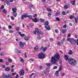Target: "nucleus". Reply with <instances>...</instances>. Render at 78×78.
<instances>
[{"label": "nucleus", "mask_w": 78, "mask_h": 78, "mask_svg": "<svg viewBox=\"0 0 78 78\" xmlns=\"http://www.w3.org/2000/svg\"><path fill=\"white\" fill-rule=\"evenodd\" d=\"M60 56L59 53H56L55 55V56L52 57L51 58V61L52 64H54V63H56V62H58Z\"/></svg>", "instance_id": "f257e3e1"}, {"label": "nucleus", "mask_w": 78, "mask_h": 78, "mask_svg": "<svg viewBox=\"0 0 78 78\" xmlns=\"http://www.w3.org/2000/svg\"><path fill=\"white\" fill-rule=\"evenodd\" d=\"M69 63L70 64L74 66H75L76 64V61L75 59H72V58H69Z\"/></svg>", "instance_id": "f03ea898"}, {"label": "nucleus", "mask_w": 78, "mask_h": 78, "mask_svg": "<svg viewBox=\"0 0 78 78\" xmlns=\"http://www.w3.org/2000/svg\"><path fill=\"white\" fill-rule=\"evenodd\" d=\"M67 41L69 42L72 45H75L76 43V40L73 38H68Z\"/></svg>", "instance_id": "7ed1b4c3"}, {"label": "nucleus", "mask_w": 78, "mask_h": 78, "mask_svg": "<svg viewBox=\"0 0 78 78\" xmlns=\"http://www.w3.org/2000/svg\"><path fill=\"white\" fill-rule=\"evenodd\" d=\"M48 22L46 21L45 22V24H44L45 27L47 30H50L51 29L50 27L48 25Z\"/></svg>", "instance_id": "20e7f679"}, {"label": "nucleus", "mask_w": 78, "mask_h": 78, "mask_svg": "<svg viewBox=\"0 0 78 78\" xmlns=\"http://www.w3.org/2000/svg\"><path fill=\"white\" fill-rule=\"evenodd\" d=\"M45 57V55L43 53L41 52L38 55V57L40 59H44Z\"/></svg>", "instance_id": "39448f33"}, {"label": "nucleus", "mask_w": 78, "mask_h": 78, "mask_svg": "<svg viewBox=\"0 0 78 78\" xmlns=\"http://www.w3.org/2000/svg\"><path fill=\"white\" fill-rule=\"evenodd\" d=\"M25 73V71L24 69H21V71L19 73V75L20 76H23L24 75V74Z\"/></svg>", "instance_id": "423d86ee"}, {"label": "nucleus", "mask_w": 78, "mask_h": 78, "mask_svg": "<svg viewBox=\"0 0 78 78\" xmlns=\"http://www.w3.org/2000/svg\"><path fill=\"white\" fill-rule=\"evenodd\" d=\"M19 44L20 47L21 48H22L24 47V45H25V43L24 42L23 43L22 42L20 41V42Z\"/></svg>", "instance_id": "0eeeda50"}, {"label": "nucleus", "mask_w": 78, "mask_h": 78, "mask_svg": "<svg viewBox=\"0 0 78 78\" xmlns=\"http://www.w3.org/2000/svg\"><path fill=\"white\" fill-rule=\"evenodd\" d=\"M47 49V48L45 47L44 48L43 47H42L40 48V50L41 51H44V52H45V51H46Z\"/></svg>", "instance_id": "6e6552de"}, {"label": "nucleus", "mask_w": 78, "mask_h": 78, "mask_svg": "<svg viewBox=\"0 0 78 78\" xmlns=\"http://www.w3.org/2000/svg\"><path fill=\"white\" fill-rule=\"evenodd\" d=\"M35 31L36 33H38V34H41V35H42L44 33L43 32H42L41 31H39V29H37L35 30Z\"/></svg>", "instance_id": "1a4fd4ad"}, {"label": "nucleus", "mask_w": 78, "mask_h": 78, "mask_svg": "<svg viewBox=\"0 0 78 78\" xmlns=\"http://www.w3.org/2000/svg\"><path fill=\"white\" fill-rule=\"evenodd\" d=\"M28 17V16H27V14H24V15L21 16V20H23L24 17L26 18Z\"/></svg>", "instance_id": "9d476101"}, {"label": "nucleus", "mask_w": 78, "mask_h": 78, "mask_svg": "<svg viewBox=\"0 0 78 78\" xmlns=\"http://www.w3.org/2000/svg\"><path fill=\"white\" fill-rule=\"evenodd\" d=\"M12 11H13V13H15L17 12V9L15 7L14 8H12Z\"/></svg>", "instance_id": "9b49d317"}, {"label": "nucleus", "mask_w": 78, "mask_h": 78, "mask_svg": "<svg viewBox=\"0 0 78 78\" xmlns=\"http://www.w3.org/2000/svg\"><path fill=\"white\" fill-rule=\"evenodd\" d=\"M32 20L33 22H35V23H36L39 22V19H38V18H36L34 19H33Z\"/></svg>", "instance_id": "f8f14e48"}, {"label": "nucleus", "mask_w": 78, "mask_h": 78, "mask_svg": "<svg viewBox=\"0 0 78 78\" xmlns=\"http://www.w3.org/2000/svg\"><path fill=\"white\" fill-rule=\"evenodd\" d=\"M18 34L21 36V37H23V36H25V35L24 34H21V32L20 31H19L18 33Z\"/></svg>", "instance_id": "ddd939ff"}, {"label": "nucleus", "mask_w": 78, "mask_h": 78, "mask_svg": "<svg viewBox=\"0 0 78 78\" xmlns=\"http://www.w3.org/2000/svg\"><path fill=\"white\" fill-rule=\"evenodd\" d=\"M59 70H58L56 72L55 74V75L56 76H59Z\"/></svg>", "instance_id": "4468645a"}, {"label": "nucleus", "mask_w": 78, "mask_h": 78, "mask_svg": "<svg viewBox=\"0 0 78 78\" xmlns=\"http://www.w3.org/2000/svg\"><path fill=\"white\" fill-rule=\"evenodd\" d=\"M34 50L35 51H38V46H35Z\"/></svg>", "instance_id": "2eb2a0df"}, {"label": "nucleus", "mask_w": 78, "mask_h": 78, "mask_svg": "<svg viewBox=\"0 0 78 78\" xmlns=\"http://www.w3.org/2000/svg\"><path fill=\"white\" fill-rule=\"evenodd\" d=\"M65 59L66 61H67L69 59V58L68 57V55H65Z\"/></svg>", "instance_id": "dca6fc26"}, {"label": "nucleus", "mask_w": 78, "mask_h": 78, "mask_svg": "<svg viewBox=\"0 0 78 78\" xmlns=\"http://www.w3.org/2000/svg\"><path fill=\"white\" fill-rule=\"evenodd\" d=\"M20 60L21 62H22V63H23L24 62V59H23V58H20Z\"/></svg>", "instance_id": "f3484780"}, {"label": "nucleus", "mask_w": 78, "mask_h": 78, "mask_svg": "<svg viewBox=\"0 0 78 78\" xmlns=\"http://www.w3.org/2000/svg\"><path fill=\"white\" fill-rule=\"evenodd\" d=\"M15 51L16 53H20V51H19L17 49H16L15 50Z\"/></svg>", "instance_id": "a211bd4d"}, {"label": "nucleus", "mask_w": 78, "mask_h": 78, "mask_svg": "<svg viewBox=\"0 0 78 78\" xmlns=\"http://www.w3.org/2000/svg\"><path fill=\"white\" fill-rule=\"evenodd\" d=\"M48 72L49 71H48V70L47 69L44 71V74L46 75H48Z\"/></svg>", "instance_id": "6ab92c4d"}, {"label": "nucleus", "mask_w": 78, "mask_h": 78, "mask_svg": "<svg viewBox=\"0 0 78 78\" xmlns=\"http://www.w3.org/2000/svg\"><path fill=\"white\" fill-rule=\"evenodd\" d=\"M72 53H73V51H72L71 50H70L69 51V52H68V54H69V55H72Z\"/></svg>", "instance_id": "aec40b11"}, {"label": "nucleus", "mask_w": 78, "mask_h": 78, "mask_svg": "<svg viewBox=\"0 0 78 78\" xmlns=\"http://www.w3.org/2000/svg\"><path fill=\"white\" fill-rule=\"evenodd\" d=\"M3 78H8V75H6V74H4L3 75Z\"/></svg>", "instance_id": "412c9836"}, {"label": "nucleus", "mask_w": 78, "mask_h": 78, "mask_svg": "<svg viewBox=\"0 0 78 78\" xmlns=\"http://www.w3.org/2000/svg\"><path fill=\"white\" fill-rule=\"evenodd\" d=\"M62 33H63V34H64V33H66V32L67 31V30L63 29H62Z\"/></svg>", "instance_id": "4be33fe9"}, {"label": "nucleus", "mask_w": 78, "mask_h": 78, "mask_svg": "<svg viewBox=\"0 0 78 78\" xmlns=\"http://www.w3.org/2000/svg\"><path fill=\"white\" fill-rule=\"evenodd\" d=\"M13 16L14 17H16L17 16V13H13Z\"/></svg>", "instance_id": "5701e85b"}, {"label": "nucleus", "mask_w": 78, "mask_h": 78, "mask_svg": "<svg viewBox=\"0 0 78 78\" xmlns=\"http://www.w3.org/2000/svg\"><path fill=\"white\" fill-rule=\"evenodd\" d=\"M75 1H72L71 2V4L73 5H75Z\"/></svg>", "instance_id": "b1692460"}, {"label": "nucleus", "mask_w": 78, "mask_h": 78, "mask_svg": "<svg viewBox=\"0 0 78 78\" xmlns=\"http://www.w3.org/2000/svg\"><path fill=\"white\" fill-rule=\"evenodd\" d=\"M10 69H9V67H8L5 68V70H6V71H9Z\"/></svg>", "instance_id": "393cba45"}, {"label": "nucleus", "mask_w": 78, "mask_h": 78, "mask_svg": "<svg viewBox=\"0 0 78 78\" xmlns=\"http://www.w3.org/2000/svg\"><path fill=\"white\" fill-rule=\"evenodd\" d=\"M40 21L41 22H42V23H44V22H45V19H41L40 20Z\"/></svg>", "instance_id": "a878e982"}, {"label": "nucleus", "mask_w": 78, "mask_h": 78, "mask_svg": "<svg viewBox=\"0 0 78 78\" xmlns=\"http://www.w3.org/2000/svg\"><path fill=\"white\" fill-rule=\"evenodd\" d=\"M7 12V11L5 9H3L2 11V12H3V13H4L5 14H6Z\"/></svg>", "instance_id": "bb28decb"}, {"label": "nucleus", "mask_w": 78, "mask_h": 78, "mask_svg": "<svg viewBox=\"0 0 78 78\" xmlns=\"http://www.w3.org/2000/svg\"><path fill=\"white\" fill-rule=\"evenodd\" d=\"M46 65L48 67H49V66H51V63H46Z\"/></svg>", "instance_id": "cd10ccee"}, {"label": "nucleus", "mask_w": 78, "mask_h": 78, "mask_svg": "<svg viewBox=\"0 0 78 78\" xmlns=\"http://www.w3.org/2000/svg\"><path fill=\"white\" fill-rule=\"evenodd\" d=\"M48 17H51V12H49L48 13Z\"/></svg>", "instance_id": "c85d7f7f"}, {"label": "nucleus", "mask_w": 78, "mask_h": 78, "mask_svg": "<svg viewBox=\"0 0 78 78\" xmlns=\"http://www.w3.org/2000/svg\"><path fill=\"white\" fill-rule=\"evenodd\" d=\"M64 8L65 9H67L68 8V6L67 5H65L64 6Z\"/></svg>", "instance_id": "c756f323"}, {"label": "nucleus", "mask_w": 78, "mask_h": 78, "mask_svg": "<svg viewBox=\"0 0 78 78\" xmlns=\"http://www.w3.org/2000/svg\"><path fill=\"white\" fill-rule=\"evenodd\" d=\"M60 14V12H57L56 13V16H59V14Z\"/></svg>", "instance_id": "7c9ffc66"}, {"label": "nucleus", "mask_w": 78, "mask_h": 78, "mask_svg": "<svg viewBox=\"0 0 78 78\" xmlns=\"http://www.w3.org/2000/svg\"><path fill=\"white\" fill-rule=\"evenodd\" d=\"M61 70H62V66H60L59 67V69L58 71H59H59H61Z\"/></svg>", "instance_id": "2f4dec72"}, {"label": "nucleus", "mask_w": 78, "mask_h": 78, "mask_svg": "<svg viewBox=\"0 0 78 78\" xmlns=\"http://www.w3.org/2000/svg\"><path fill=\"white\" fill-rule=\"evenodd\" d=\"M27 16H28V17H29V18L30 19H31L32 18V16L31 15H29V16L27 15Z\"/></svg>", "instance_id": "473e14b6"}, {"label": "nucleus", "mask_w": 78, "mask_h": 78, "mask_svg": "<svg viewBox=\"0 0 78 78\" xmlns=\"http://www.w3.org/2000/svg\"><path fill=\"white\" fill-rule=\"evenodd\" d=\"M75 22L76 23L78 22V19L76 18H75Z\"/></svg>", "instance_id": "72a5a7b5"}, {"label": "nucleus", "mask_w": 78, "mask_h": 78, "mask_svg": "<svg viewBox=\"0 0 78 78\" xmlns=\"http://www.w3.org/2000/svg\"><path fill=\"white\" fill-rule=\"evenodd\" d=\"M56 20L58 22H59V21H60V19H59V18L58 17L56 18Z\"/></svg>", "instance_id": "f704fd0d"}, {"label": "nucleus", "mask_w": 78, "mask_h": 78, "mask_svg": "<svg viewBox=\"0 0 78 78\" xmlns=\"http://www.w3.org/2000/svg\"><path fill=\"white\" fill-rule=\"evenodd\" d=\"M62 14L63 16H65V15H66V12H65L64 11H63L62 12Z\"/></svg>", "instance_id": "c9c22d12"}, {"label": "nucleus", "mask_w": 78, "mask_h": 78, "mask_svg": "<svg viewBox=\"0 0 78 78\" xmlns=\"http://www.w3.org/2000/svg\"><path fill=\"white\" fill-rule=\"evenodd\" d=\"M29 26L30 27H33V26H34V24L32 23H30V24Z\"/></svg>", "instance_id": "e433bc0d"}, {"label": "nucleus", "mask_w": 78, "mask_h": 78, "mask_svg": "<svg viewBox=\"0 0 78 78\" xmlns=\"http://www.w3.org/2000/svg\"><path fill=\"white\" fill-rule=\"evenodd\" d=\"M8 61L9 62H12V59L11 58L9 59Z\"/></svg>", "instance_id": "4c0bfd02"}, {"label": "nucleus", "mask_w": 78, "mask_h": 78, "mask_svg": "<svg viewBox=\"0 0 78 78\" xmlns=\"http://www.w3.org/2000/svg\"><path fill=\"white\" fill-rule=\"evenodd\" d=\"M48 3H49V4H51V2L50 0H48L47 2Z\"/></svg>", "instance_id": "58836bf2"}, {"label": "nucleus", "mask_w": 78, "mask_h": 78, "mask_svg": "<svg viewBox=\"0 0 78 78\" xmlns=\"http://www.w3.org/2000/svg\"><path fill=\"white\" fill-rule=\"evenodd\" d=\"M0 8H1L2 9H4V5H2Z\"/></svg>", "instance_id": "ea45409f"}, {"label": "nucleus", "mask_w": 78, "mask_h": 78, "mask_svg": "<svg viewBox=\"0 0 78 78\" xmlns=\"http://www.w3.org/2000/svg\"><path fill=\"white\" fill-rule=\"evenodd\" d=\"M47 10H48V11H50V12L51 11V9L49 8H47Z\"/></svg>", "instance_id": "a19ab883"}, {"label": "nucleus", "mask_w": 78, "mask_h": 78, "mask_svg": "<svg viewBox=\"0 0 78 78\" xmlns=\"http://www.w3.org/2000/svg\"><path fill=\"white\" fill-rule=\"evenodd\" d=\"M24 39L26 40V41H28L29 39H28V37H26L24 38Z\"/></svg>", "instance_id": "79ce46f5"}, {"label": "nucleus", "mask_w": 78, "mask_h": 78, "mask_svg": "<svg viewBox=\"0 0 78 78\" xmlns=\"http://www.w3.org/2000/svg\"><path fill=\"white\" fill-rule=\"evenodd\" d=\"M37 14H34V18H36V17H37Z\"/></svg>", "instance_id": "37998d69"}, {"label": "nucleus", "mask_w": 78, "mask_h": 78, "mask_svg": "<svg viewBox=\"0 0 78 78\" xmlns=\"http://www.w3.org/2000/svg\"><path fill=\"white\" fill-rule=\"evenodd\" d=\"M34 75V73H32L30 76V78H31V76H33V75Z\"/></svg>", "instance_id": "c03bdc74"}, {"label": "nucleus", "mask_w": 78, "mask_h": 78, "mask_svg": "<svg viewBox=\"0 0 78 78\" xmlns=\"http://www.w3.org/2000/svg\"><path fill=\"white\" fill-rule=\"evenodd\" d=\"M58 68L57 66H55L53 69V70H54V69H56Z\"/></svg>", "instance_id": "a18cd8bd"}, {"label": "nucleus", "mask_w": 78, "mask_h": 78, "mask_svg": "<svg viewBox=\"0 0 78 78\" xmlns=\"http://www.w3.org/2000/svg\"><path fill=\"white\" fill-rule=\"evenodd\" d=\"M12 75H16V73L15 72V73H12Z\"/></svg>", "instance_id": "49530a36"}, {"label": "nucleus", "mask_w": 78, "mask_h": 78, "mask_svg": "<svg viewBox=\"0 0 78 78\" xmlns=\"http://www.w3.org/2000/svg\"><path fill=\"white\" fill-rule=\"evenodd\" d=\"M6 3L8 5H9V1H7L6 2Z\"/></svg>", "instance_id": "de8ad7c7"}, {"label": "nucleus", "mask_w": 78, "mask_h": 78, "mask_svg": "<svg viewBox=\"0 0 78 78\" xmlns=\"http://www.w3.org/2000/svg\"><path fill=\"white\" fill-rule=\"evenodd\" d=\"M13 32H14V31H13V30H10L9 31V33H13Z\"/></svg>", "instance_id": "09e8293b"}, {"label": "nucleus", "mask_w": 78, "mask_h": 78, "mask_svg": "<svg viewBox=\"0 0 78 78\" xmlns=\"http://www.w3.org/2000/svg\"><path fill=\"white\" fill-rule=\"evenodd\" d=\"M6 66H8V65H9V63L8 61H6Z\"/></svg>", "instance_id": "8fccbe9b"}, {"label": "nucleus", "mask_w": 78, "mask_h": 78, "mask_svg": "<svg viewBox=\"0 0 78 78\" xmlns=\"http://www.w3.org/2000/svg\"><path fill=\"white\" fill-rule=\"evenodd\" d=\"M76 44L77 45H78V38H77L76 41Z\"/></svg>", "instance_id": "3c124183"}, {"label": "nucleus", "mask_w": 78, "mask_h": 78, "mask_svg": "<svg viewBox=\"0 0 78 78\" xmlns=\"http://www.w3.org/2000/svg\"><path fill=\"white\" fill-rule=\"evenodd\" d=\"M11 17L12 20H14V17L13 16H11Z\"/></svg>", "instance_id": "603ef678"}, {"label": "nucleus", "mask_w": 78, "mask_h": 78, "mask_svg": "<svg viewBox=\"0 0 78 78\" xmlns=\"http://www.w3.org/2000/svg\"><path fill=\"white\" fill-rule=\"evenodd\" d=\"M20 30V28H19V27H17L16 29V30H17L18 31H19Z\"/></svg>", "instance_id": "864d4df0"}, {"label": "nucleus", "mask_w": 78, "mask_h": 78, "mask_svg": "<svg viewBox=\"0 0 78 78\" xmlns=\"http://www.w3.org/2000/svg\"><path fill=\"white\" fill-rule=\"evenodd\" d=\"M9 28H10V29H12V26H10L9 25Z\"/></svg>", "instance_id": "5fc2aeb1"}, {"label": "nucleus", "mask_w": 78, "mask_h": 78, "mask_svg": "<svg viewBox=\"0 0 78 78\" xmlns=\"http://www.w3.org/2000/svg\"><path fill=\"white\" fill-rule=\"evenodd\" d=\"M2 68H5L6 67V66H5V65H2Z\"/></svg>", "instance_id": "6e6d98bb"}, {"label": "nucleus", "mask_w": 78, "mask_h": 78, "mask_svg": "<svg viewBox=\"0 0 78 78\" xmlns=\"http://www.w3.org/2000/svg\"><path fill=\"white\" fill-rule=\"evenodd\" d=\"M65 75V73H62V76H64Z\"/></svg>", "instance_id": "4d7b16f0"}, {"label": "nucleus", "mask_w": 78, "mask_h": 78, "mask_svg": "<svg viewBox=\"0 0 78 78\" xmlns=\"http://www.w3.org/2000/svg\"><path fill=\"white\" fill-rule=\"evenodd\" d=\"M74 17L73 16H70V19H73V18Z\"/></svg>", "instance_id": "13d9d810"}, {"label": "nucleus", "mask_w": 78, "mask_h": 78, "mask_svg": "<svg viewBox=\"0 0 78 78\" xmlns=\"http://www.w3.org/2000/svg\"><path fill=\"white\" fill-rule=\"evenodd\" d=\"M55 31V33H58V30L57 29H56Z\"/></svg>", "instance_id": "bf43d9fd"}, {"label": "nucleus", "mask_w": 78, "mask_h": 78, "mask_svg": "<svg viewBox=\"0 0 78 78\" xmlns=\"http://www.w3.org/2000/svg\"><path fill=\"white\" fill-rule=\"evenodd\" d=\"M16 78H18L19 77V74H17L16 76Z\"/></svg>", "instance_id": "052dcab7"}, {"label": "nucleus", "mask_w": 78, "mask_h": 78, "mask_svg": "<svg viewBox=\"0 0 78 78\" xmlns=\"http://www.w3.org/2000/svg\"><path fill=\"white\" fill-rule=\"evenodd\" d=\"M43 67L42 66H40L39 67V69H42Z\"/></svg>", "instance_id": "680f3d73"}, {"label": "nucleus", "mask_w": 78, "mask_h": 78, "mask_svg": "<svg viewBox=\"0 0 78 78\" xmlns=\"http://www.w3.org/2000/svg\"><path fill=\"white\" fill-rule=\"evenodd\" d=\"M71 36V35L70 34H69L68 35V37H70Z\"/></svg>", "instance_id": "e2e57ef3"}, {"label": "nucleus", "mask_w": 78, "mask_h": 78, "mask_svg": "<svg viewBox=\"0 0 78 78\" xmlns=\"http://www.w3.org/2000/svg\"><path fill=\"white\" fill-rule=\"evenodd\" d=\"M15 66L14 65H12L11 66V68H13V67H14Z\"/></svg>", "instance_id": "0e129e2a"}, {"label": "nucleus", "mask_w": 78, "mask_h": 78, "mask_svg": "<svg viewBox=\"0 0 78 78\" xmlns=\"http://www.w3.org/2000/svg\"><path fill=\"white\" fill-rule=\"evenodd\" d=\"M14 70V69H11V71L12 72H13Z\"/></svg>", "instance_id": "69168bd1"}, {"label": "nucleus", "mask_w": 78, "mask_h": 78, "mask_svg": "<svg viewBox=\"0 0 78 78\" xmlns=\"http://www.w3.org/2000/svg\"><path fill=\"white\" fill-rule=\"evenodd\" d=\"M50 41H53V39L52 38H50Z\"/></svg>", "instance_id": "338daca9"}, {"label": "nucleus", "mask_w": 78, "mask_h": 78, "mask_svg": "<svg viewBox=\"0 0 78 78\" xmlns=\"http://www.w3.org/2000/svg\"><path fill=\"white\" fill-rule=\"evenodd\" d=\"M0 55L1 56H3V55H4V54H3V53H1L0 54Z\"/></svg>", "instance_id": "774afa93"}]
</instances>
